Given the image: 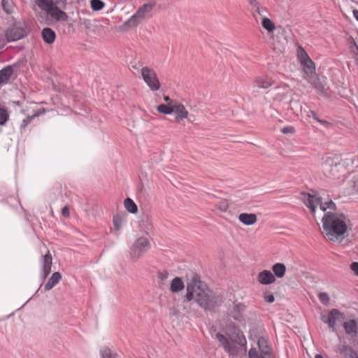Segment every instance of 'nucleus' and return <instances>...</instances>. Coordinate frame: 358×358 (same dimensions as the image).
I'll return each mask as SVG.
<instances>
[{
  "mask_svg": "<svg viewBox=\"0 0 358 358\" xmlns=\"http://www.w3.org/2000/svg\"><path fill=\"white\" fill-rule=\"evenodd\" d=\"M186 289L187 300L194 299L204 310H213L222 303V296L209 289L208 286L196 276L193 277L187 283Z\"/></svg>",
  "mask_w": 358,
  "mask_h": 358,
  "instance_id": "nucleus-1",
  "label": "nucleus"
},
{
  "mask_svg": "<svg viewBox=\"0 0 358 358\" xmlns=\"http://www.w3.org/2000/svg\"><path fill=\"white\" fill-rule=\"evenodd\" d=\"M347 218L342 213L328 212L322 219L323 229L331 241H338L344 238L347 232Z\"/></svg>",
  "mask_w": 358,
  "mask_h": 358,
  "instance_id": "nucleus-2",
  "label": "nucleus"
},
{
  "mask_svg": "<svg viewBox=\"0 0 358 358\" xmlns=\"http://www.w3.org/2000/svg\"><path fill=\"white\" fill-rule=\"evenodd\" d=\"M215 336L230 357L238 358L246 355L247 341L242 332L236 334L235 340L228 338L220 333L216 334Z\"/></svg>",
  "mask_w": 358,
  "mask_h": 358,
  "instance_id": "nucleus-3",
  "label": "nucleus"
},
{
  "mask_svg": "<svg viewBox=\"0 0 358 358\" xmlns=\"http://www.w3.org/2000/svg\"><path fill=\"white\" fill-rule=\"evenodd\" d=\"M305 205L315 214V208L319 206L320 210L324 212L327 209H336V204L331 200L324 201L323 199L309 193L303 194L302 197Z\"/></svg>",
  "mask_w": 358,
  "mask_h": 358,
  "instance_id": "nucleus-4",
  "label": "nucleus"
},
{
  "mask_svg": "<svg viewBox=\"0 0 358 358\" xmlns=\"http://www.w3.org/2000/svg\"><path fill=\"white\" fill-rule=\"evenodd\" d=\"M150 248V243L145 237L137 238L131 247L129 256L133 262L137 261Z\"/></svg>",
  "mask_w": 358,
  "mask_h": 358,
  "instance_id": "nucleus-5",
  "label": "nucleus"
},
{
  "mask_svg": "<svg viewBox=\"0 0 358 358\" xmlns=\"http://www.w3.org/2000/svg\"><path fill=\"white\" fill-rule=\"evenodd\" d=\"M155 5V2L153 0L149 3H144L133 15L130 17V18L127 21L126 24L129 27L137 25L138 23L143 21L152 11Z\"/></svg>",
  "mask_w": 358,
  "mask_h": 358,
  "instance_id": "nucleus-6",
  "label": "nucleus"
},
{
  "mask_svg": "<svg viewBox=\"0 0 358 358\" xmlns=\"http://www.w3.org/2000/svg\"><path fill=\"white\" fill-rule=\"evenodd\" d=\"M303 78L312 85L318 94L324 96L327 95L328 87L325 78H320L316 72L308 76H303Z\"/></svg>",
  "mask_w": 358,
  "mask_h": 358,
  "instance_id": "nucleus-7",
  "label": "nucleus"
},
{
  "mask_svg": "<svg viewBox=\"0 0 358 358\" xmlns=\"http://www.w3.org/2000/svg\"><path fill=\"white\" fill-rule=\"evenodd\" d=\"M141 73L144 82L151 90L156 91L159 89L160 83L154 70L144 66L141 68Z\"/></svg>",
  "mask_w": 358,
  "mask_h": 358,
  "instance_id": "nucleus-8",
  "label": "nucleus"
},
{
  "mask_svg": "<svg viewBox=\"0 0 358 358\" xmlns=\"http://www.w3.org/2000/svg\"><path fill=\"white\" fill-rule=\"evenodd\" d=\"M345 318V315L336 308H332L329 310L327 316L321 315V320L324 323L329 325L333 331L336 330V325L338 322H341Z\"/></svg>",
  "mask_w": 358,
  "mask_h": 358,
  "instance_id": "nucleus-9",
  "label": "nucleus"
},
{
  "mask_svg": "<svg viewBox=\"0 0 358 358\" xmlns=\"http://www.w3.org/2000/svg\"><path fill=\"white\" fill-rule=\"evenodd\" d=\"M26 35L24 29L20 23H14L9 27L5 34L6 38L8 42L16 41Z\"/></svg>",
  "mask_w": 358,
  "mask_h": 358,
  "instance_id": "nucleus-10",
  "label": "nucleus"
},
{
  "mask_svg": "<svg viewBox=\"0 0 358 358\" xmlns=\"http://www.w3.org/2000/svg\"><path fill=\"white\" fill-rule=\"evenodd\" d=\"M52 256L48 252L45 255L41 256V263L42 266L41 278L42 281H44L51 271L52 267Z\"/></svg>",
  "mask_w": 358,
  "mask_h": 358,
  "instance_id": "nucleus-11",
  "label": "nucleus"
},
{
  "mask_svg": "<svg viewBox=\"0 0 358 358\" xmlns=\"http://www.w3.org/2000/svg\"><path fill=\"white\" fill-rule=\"evenodd\" d=\"M289 91L290 88L287 85L281 84L270 90L268 93H271L275 101H281L286 97Z\"/></svg>",
  "mask_w": 358,
  "mask_h": 358,
  "instance_id": "nucleus-12",
  "label": "nucleus"
},
{
  "mask_svg": "<svg viewBox=\"0 0 358 358\" xmlns=\"http://www.w3.org/2000/svg\"><path fill=\"white\" fill-rule=\"evenodd\" d=\"M41 9L45 11L48 15L57 21H65L68 18L67 14L62 10L64 8L48 6L47 8Z\"/></svg>",
  "mask_w": 358,
  "mask_h": 358,
  "instance_id": "nucleus-13",
  "label": "nucleus"
},
{
  "mask_svg": "<svg viewBox=\"0 0 358 358\" xmlns=\"http://www.w3.org/2000/svg\"><path fill=\"white\" fill-rule=\"evenodd\" d=\"M36 3L40 8H47L48 6L65 8L66 0H36Z\"/></svg>",
  "mask_w": 358,
  "mask_h": 358,
  "instance_id": "nucleus-14",
  "label": "nucleus"
},
{
  "mask_svg": "<svg viewBox=\"0 0 358 358\" xmlns=\"http://www.w3.org/2000/svg\"><path fill=\"white\" fill-rule=\"evenodd\" d=\"M173 113L176 114V121L180 122L183 119H185L188 116V111L185 107L178 101L173 105Z\"/></svg>",
  "mask_w": 358,
  "mask_h": 358,
  "instance_id": "nucleus-15",
  "label": "nucleus"
},
{
  "mask_svg": "<svg viewBox=\"0 0 358 358\" xmlns=\"http://www.w3.org/2000/svg\"><path fill=\"white\" fill-rule=\"evenodd\" d=\"M257 280L262 285H270L275 281V277L271 271L264 270L258 274Z\"/></svg>",
  "mask_w": 358,
  "mask_h": 358,
  "instance_id": "nucleus-16",
  "label": "nucleus"
},
{
  "mask_svg": "<svg viewBox=\"0 0 358 358\" xmlns=\"http://www.w3.org/2000/svg\"><path fill=\"white\" fill-rule=\"evenodd\" d=\"M257 345L260 351L259 354L263 355L264 356L272 357V349L268 345L266 339L263 337L259 338L257 341Z\"/></svg>",
  "mask_w": 358,
  "mask_h": 358,
  "instance_id": "nucleus-17",
  "label": "nucleus"
},
{
  "mask_svg": "<svg viewBox=\"0 0 358 358\" xmlns=\"http://www.w3.org/2000/svg\"><path fill=\"white\" fill-rule=\"evenodd\" d=\"M13 73V69L11 66H6L0 70V85L6 84Z\"/></svg>",
  "mask_w": 358,
  "mask_h": 358,
  "instance_id": "nucleus-18",
  "label": "nucleus"
},
{
  "mask_svg": "<svg viewBox=\"0 0 358 358\" xmlns=\"http://www.w3.org/2000/svg\"><path fill=\"white\" fill-rule=\"evenodd\" d=\"M42 38L45 43L52 44L55 41V32L49 27H45L42 30Z\"/></svg>",
  "mask_w": 358,
  "mask_h": 358,
  "instance_id": "nucleus-19",
  "label": "nucleus"
},
{
  "mask_svg": "<svg viewBox=\"0 0 358 358\" xmlns=\"http://www.w3.org/2000/svg\"><path fill=\"white\" fill-rule=\"evenodd\" d=\"M241 222L245 225H252L257 222V216L253 213H241L238 216Z\"/></svg>",
  "mask_w": 358,
  "mask_h": 358,
  "instance_id": "nucleus-20",
  "label": "nucleus"
},
{
  "mask_svg": "<svg viewBox=\"0 0 358 358\" xmlns=\"http://www.w3.org/2000/svg\"><path fill=\"white\" fill-rule=\"evenodd\" d=\"M61 279L62 275L59 272L53 273L47 283L45 285L44 289L45 291L50 290L52 287L59 283Z\"/></svg>",
  "mask_w": 358,
  "mask_h": 358,
  "instance_id": "nucleus-21",
  "label": "nucleus"
},
{
  "mask_svg": "<svg viewBox=\"0 0 358 358\" xmlns=\"http://www.w3.org/2000/svg\"><path fill=\"white\" fill-rule=\"evenodd\" d=\"M303 68V76H308L315 72V66L311 59L301 63Z\"/></svg>",
  "mask_w": 358,
  "mask_h": 358,
  "instance_id": "nucleus-22",
  "label": "nucleus"
},
{
  "mask_svg": "<svg viewBox=\"0 0 358 358\" xmlns=\"http://www.w3.org/2000/svg\"><path fill=\"white\" fill-rule=\"evenodd\" d=\"M245 309V306L244 304L241 303H238L235 304L233 310L231 311V315L232 317L238 321H241L242 317V314Z\"/></svg>",
  "mask_w": 358,
  "mask_h": 358,
  "instance_id": "nucleus-23",
  "label": "nucleus"
},
{
  "mask_svg": "<svg viewBox=\"0 0 358 358\" xmlns=\"http://www.w3.org/2000/svg\"><path fill=\"white\" fill-rule=\"evenodd\" d=\"M274 84V81L271 78H258L255 83V87L262 89H267Z\"/></svg>",
  "mask_w": 358,
  "mask_h": 358,
  "instance_id": "nucleus-24",
  "label": "nucleus"
},
{
  "mask_svg": "<svg viewBox=\"0 0 358 358\" xmlns=\"http://www.w3.org/2000/svg\"><path fill=\"white\" fill-rule=\"evenodd\" d=\"M185 287V284L180 277H176L174 278L170 285V289L173 293L179 292L180 291L182 290Z\"/></svg>",
  "mask_w": 358,
  "mask_h": 358,
  "instance_id": "nucleus-25",
  "label": "nucleus"
},
{
  "mask_svg": "<svg viewBox=\"0 0 358 358\" xmlns=\"http://www.w3.org/2000/svg\"><path fill=\"white\" fill-rule=\"evenodd\" d=\"M343 326L347 334H356L357 332V325L355 320L345 322Z\"/></svg>",
  "mask_w": 358,
  "mask_h": 358,
  "instance_id": "nucleus-26",
  "label": "nucleus"
},
{
  "mask_svg": "<svg viewBox=\"0 0 358 358\" xmlns=\"http://www.w3.org/2000/svg\"><path fill=\"white\" fill-rule=\"evenodd\" d=\"M272 270L274 273L275 277L276 276L278 278H282L285 274L286 267L284 264L276 263L273 265Z\"/></svg>",
  "mask_w": 358,
  "mask_h": 358,
  "instance_id": "nucleus-27",
  "label": "nucleus"
},
{
  "mask_svg": "<svg viewBox=\"0 0 358 358\" xmlns=\"http://www.w3.org/2000/svg\"><path fill=\"white\" fill-rule=\"evenodd\" d=\"M124 208L131 213H136L138 211V207L135 202L130 198H127L124 201Z\"/></svg>",
  "mask_w": 358,
  "mask_h": 358,
  "instance_id": "nucleus-28",
  "label": "nucleus"
},
{
  "mask_svg": "<svg viewBox=\"0 0 358 358\" xmlns=\"http://www.w3.org/2000/svg\"><path fill=\"white\" fill-rule=\"evenodd\" d=\"M1 6L7 14H11L14 10V3L12 0H1Z\"/></svg>",
  "mask_w": 358,
  "mask_h": 358,
  "instance_id": "nucleus-29",
  "label": "nucleus"
},
{
  "mask_svg": "<svg viewBox=\"0 0 358 358\" xmlns=\"http://www.w3.org/2000/svg\"><path fill=\"white\" fill-rule=\"evenodd\" d=\"M45 112V109H44V108L40 109L39 110L36 112L33 115L28 116L27 118L24 119L21 124V128H25L31 122V120L34 117L44 113Z\"/></svg>",
  "mask_w": 358,
  "mask_h": 358,
  "instance_id": "nucleus-30",
  "label": "nucleus"
},
{
  "mask_svg": "<svg viewBox=\"0 0 358 358\" xmlns=\"http://www.w3.org/2000/svg\"><path fill=\"white\" fill-rule=\"evenodd\" d=\"M262 25L268 32H272L275 29V26L273 21L266 17L262 18Z\"/></svg>",
  "mask_w": 358,
  "mask_h": 358,
  "instance_id": "nucleus-31",
  "label": "nucleus"
},
{
  "mask_svg": "<svg viewBox=\"0 0 358 358\" xmlns=\"http://www.w3.org/2000/svg\"><path fill=\"white\" fill-rule=\"evenodd\" d=\"M296 55L300 64L310 59L305 50L300 46L297 48Z\"/></svg>",
  "mask_w": 358,
  "mask_h": 358,
  "instance_id": "nucleus-32",
  "label": "nucleus"
},
{
  "mask_svg": "<svg viewBox=\"0 0 358 358\" xmlns=\"http://www.w3.org/2000/svg\"><path fill=\"white\" fill-rule=\"evenodd\" d=\"M157 110L161 113L169 115L173 113V106L161 104L157 106Z\"/></svg>",
  "mask_w": 358,
  "mask_h": 358,
  "instance_id": "nucleus-33",
  "label": "nucleus"
},
{
  "mask_svg": "<svg viewBox=\"0 0 358 358\" xmlns=\"http://www.w3.org/2000/svg\"><path fill=\"white\" fill-rule=\"evenodd\" d=\"M90 6L93 10L99 11V10H101L104 7L105 3L103 1H102L101 0H91Z\"/></svg>",
  "mask_w": 358,
  "mask_h": 358,
  "instance_id": "nucleus-34",
  "label": "nucleus"
},
{
  "mask_svg": "<svg viewBox=\"0 0 358 358\" xmlns=\"http://www.w3.org/2000/svg\"><path fill=\"white\" fill-rule=\"evenodd\" d=\"M101 358H120L117 354H112L110 350L108 348H103L101 350Z\"/></svg>",
  "mask_w": 358,
  "mask_h": 358,
  "instance_id": "nucleus-35",
  "label": "nucleus"
},
{
  "mask_svg": "<svg viewBox=\"0 0 358 358\" xmlns=\"http://www.w3.org/2000/svg\"><path fill=\"white\" fill-rule=\"evenodd\" d=\"M9 119V113L6 109L0 108V125H4Z\"/></svg>",
  "mask_w": 358,
  "mask_h": 358,
  "instance_id": "nucleus-36",
  "label": "nucleus"
},
{
  "mask_svg": "<svg viewBox=\"0 0 358 358\" xmlns=\"http://www.w3.org/2000/svg\"><path fill=\"white\" fill-rule=\"evenodd\" d=\"M217 210L221 212H226L229 208L228 201L225 199L220 200L215 204Z\"/></svg>",
  "mask_w": 358,
  "mask_h": 358,
  "instance_id": "nucleus-37",
  "label": "nucleus"
},
{
  "mask_svg": "<svg viewBox=\"0 0 358 358\" xmlns=\"http://www.w3.org/2000/svg\"><path fill=\"white\" fill-rule=\"evenodd\" d=\"M249 358H271L270 356H264L259 354V352L255 348H251L248 352Z\"/></svg>",
  "mask_w": 358,
  "mask_h": 358,
  "instance_id": "nucleus-38",
  "label": "nucleus"
},
{
  "mask_svg": "<svg viewBox=\"0 0 358 358\" xmlns=\"http://www.w3.org/2000/svg\"><path fill=\"white\" fill-rule=\"evenodd\" d=\"M320 301L324 305H327L329 302V297L327 293L321 292L318 295Z\"/></svg>",
  "mask_w": 358,
  "mask_h": 358,
  "instance_id": "nucleus-39",
  "label": "nucleus"
},
{
  "mask_svg": "<svg viewBox=\"0 0 358 358\" xmlns=\"http://www.w3.org/2000/svg\"><path fill=\"white\" fill-rule=\"evenodd\" d=\"M113 224H114L115 229L117 231H119L121 229V226H122L121 218L117 215L114 216L113 217Z\"/></svg>",
  "mask_w": 358,
  "mask_h": 358,
  "instance_id": "nucleus-40",
  "label": "nucleus"
},
{
  "mask_svg": "<svg viewBox=\"0 0 358 358\" xmlns=\"http://www.w3.org/2000/svg\"><path fill=\"white\" fill-rule=\"evenodd\" d=\"M158 278L164 283L169 277V273L166 271H160L158 273Z\"/></svg>",
  "mask_w": 358,
  "mask_h": 358,
  "instance_id": "nucleus-41",
  "label": "nucleus"
},
{
  "mask_svg": "<svg viewBox=\"0 0 358 358\" xmlns=\"http://www.w3.org/2000/svg\"><path fill=\"white\" fill-rule=\"evenodd\" d=\"M350 269L355 273V274L358 276V262H352L350 264Z\"/></svg>",
  "mask_w": 358,
  "mask_h": 358,
  "instance_id": "nucleus-42",
  "label": "nucleus"
},
{
  "mask_svg": "<svg viewBox=\"0 0 358 358\" xmlns=\"http://www.w3.org/2000/svg\"><path fill=\"white\" fill-rule=\"evenodd\" d=\"M264 298V300L268 303H273L275 299L273 295L270 294H266Z\"/></svg>",
  "mask_w": 358,
  "mask_h": 358,
  "instance_id": "nucleus-43",
  "label": "nucleus"
},
{
  "mask_svg": "<svg viewBox=\"0 0 358 358\" xmlns=\"http://www.w3.org/2000/svg\"><path fill=\"white\" fill-rule=\"evenodd\" d=\"M164 100L167 103V105H169V106H171V105L173 106V105H174V103H176L178 102L176 100H173V99H170L167 96H164Z\"/></svg>",
  "mask_w": 358,
  "mask_h": 358,
  "instance_id": "nucleus-44",
  "label": "nucleus"
},
{
  "mask_svg": "<svg viewBox=\"0 0 358 358\" xmlns=\"http://www.w3.org/2000/svg\"><path fill=\"white\" fill-rule=\"evenodd\" d=\"M282 131L284 134L293 133L294 129L292 127H286L282 129Z\"/></svg>",
  "mask_w": 358,
  "mask_h": 358,
  "instance_id": "nucleus-45",
  "label": "nucleus"
},
{
  "mask_svg": "<svg viewBox=\"0 0 358 358\" xmlns=\"http://www.w3.org/2000/svg\"><path fill=\"white\" fill-rule=\"evenodd\" d=\"M62 213L64 217H69V209L68 206H64L62 208Z\"/></svg>",
  "mask_w": 358,
  "mask_h": 358,
  "instance_id": "nucleus-46",
  "label": "nucleus"
},
{
  "mask_svg": "<svg viewBox=\"0 0 358 358\" xmlns=\"http://www.w3.org/2000/svg\"><path fill=\"white\" fill-rule=\"evenodd\" d=\"M317 122L321 123L322 125H324L326 127H328L330 125V123L327 122L326 120L319 119V120H317Z\"/></svg>",
  "mask_w": 358,
  "mask_h": 358,
  "instance_id": "nucleus-47",
  "label": "nucleus"
},
{
  "mask_svg": "<svg viewBox=\"0 0 358 358\" xmlns=\"http://www.w3.org/2000/svg\"><path fill=\"white\" fill-rule=\"evenodd\" d=\"M354 17L358 21V10H353L352 11Z\"/></svg>",
  "mask_w": 358,
  "mask_h": 358,
  "instance_id": "nucleus-48",
  "label": "nucleus"
},
{
  "mask_svg": "<svg viewBox=\"0 0 358 358\" xmlns=\"http://www.w3.org/2000/svg\"><path fill=\"white\" fill-rule=\"evenodd\" d=\"M310 113L312 114V117L317 121V120H319V118L317 117V114L313 111V110H310Z\"/></svg>",
  "mask_w": 358,
  "mask_h": 358,
  "instance_id": "nucleus-49",
  "label": "nucleus"
},
{
  "mask_svg": "<svg viewBox=\"0 0 358 358\" xmlns=\"http://www.w3.org/2000/svg\"><path fill=\"white\" fill-rule=\"evenodd\" d=\"M256 12L258 13V14L262 15L260 8L259 6H257Z\"/></svg>",
  "mask_w": 358,
  "mask_h": 358,
  "instance_id": "nucleus-50",
  "label": "nucleus"
},
{
  "mask_svg": "<svg viewBox=\"0 0 358 358\" xmlns=\"http://www.w3.org/2000/svg\"><path fill=\"white\" fill-rule=\"evenodd\" d=\"M13 103H14V104H15V105H17V106H21V103H20V101H13Z\"/></svg>",
  "mask_w": 358,
  "mask_h": 358,
  "instance_id": "nucleus-51",
  "label": "nucleus"
},
{
  "mask_svg": "<svg viewBox=\"0 0 358 358\" xmlns=\"http://www.w3.org/2000/svg\"><path fill=\"white\" fill-rule=\"evenodd\" d=\"M315 358H324V357H322V355H321L320 354H317V355H315Z\"/></svg>",
  "mask_w": 358,
  "mask_h": 358,
  "instance_id": "nucleus-52",
  "label": "nucleus"
},
{
  "mask_svg": "<svg viewBox=\"0 0 358 358\" xmlns=\"http://www.w3.org/2000/svg\"><path fill=\"white\" fill-rule=\"evenodd\" d=\"M353 2L358 3V0H351Z\"/></svg>",
  "mask_w": 358,
  "mask_h": 358,
  "instance_id": "nucleus-53",
  "label": "nucleus"
},
{
  "mask_svg": "<svg viewBox=\"0 0 358 358\" xmlns=\"http://www.w3.org/2000/svg\"><path fill=\"white\" fill-rule=\"evenodd\" d=\"M131 67H132L133 69H137V68H136V66H133V65H132V66H131Z\"/></svg>",
  "mask_w": 358,
  "mask_h": 358,
  "instance_id": "nucleus-54",
  "label": "nucleus"
}]
</instances>
